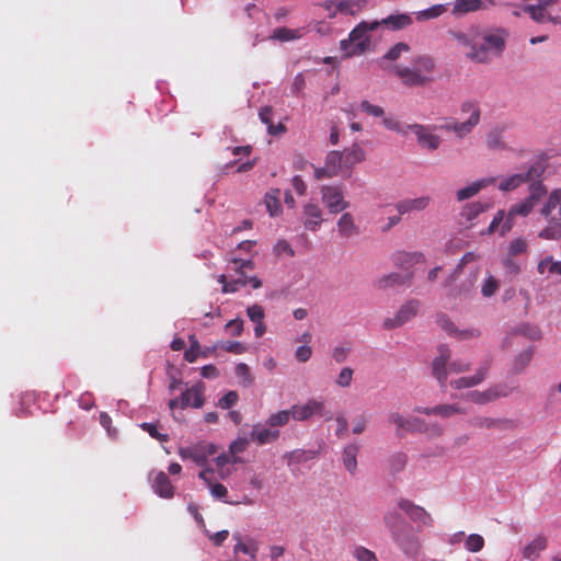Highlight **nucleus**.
Masks as SVG:
<instances>
[{
  "label": "nucleus",
  "instance_id": "f257e3e1",
  "mask_svg": "<svg viewBox=\"0 0 561 561\" xmlns=\"http://www.w3.org/2000/svg\"><path fill=\"white\" fill-rule=\"evenodd\" d=\"M458 44L467 48L466 57L477 64H490L502 56L506 46L507 32L504 28H481L472 26L468 31H449Z\"/></svg>",
  "mask_w": 561,
  "mask_h": 561
},
{
  "label": "nucleus",
  "instance_id": "f03ea898",
  "mask_svg": "<svg viewBox=\"0 0 561 561\" xmlns=\"http://www.w3.org/2000/svg\"><path fill=\"white\" fill-rule=\"evenodd\" d=\"M383 525L392 541L407 554H414L420 548L415 528L396 510H388L382 517Z\"/></svg>",
  "mask_w": 561,
  "mask_h": 561
},
{
  "label": "nucleus",
  "instance_id": "7ed1b4c3",
  "mask_svg": "<svg viewBox=\"0 0 561 561\" xmlns=\"http://www.w3.org/2000/svg\"><path fill=\"white\" fill-rule=\"evenodd\" d=\"M435 68L433 57L421 55L412 60V67L397 65L393 72L407 87H423L433 80Z\"/></svg>",
  "mask_w": 561,
  "mask_h": 561
},
{
  "label": "nucleus",
  "instance_id": "20e7f679",
  "mask_svg": "<svg viewBox=\"0 0 561 561\" xmlns=\"http://www.w3.org/2000/svg\"><path fill=\"white\" fill-rule=\"evenodd\" d=\"M540 214L548 225L538 233V237L545 240H559L561 238V188L553 190L549 194Z\"/></svg>",
  "mask_w": 561,
  "mask_h": 561
},
{
  "label": "nucleus",
  "instance_id": "39448f33",
  "mask_svg": "<svg viewBox=\"0 0 561 561\" xmlns=\"http://www.w3.org/2000/svg\"><path fill=\"white\" fill-rule=\"evenodd\" d=\"M438 355L433 359L432 363V375L438 381L442 391L446 390L448 373L460 374L469 371L471 364L463 360L450 359V350L447 345L438 346Z\"/></svg>",
  "mask_w": 561,
  "mask_h": 561
},
{
  "label": "nucleus",
  "instance_id": "423d86ee",
  "mask_svg": "<svg viewBox=\"0 0 561 561\" xmlns=\"http://www.w3.org/2000/svg\"><path fill=\"white\" fill-rule=\"evenodd\" d=\"M379 27L377 20L362 21L350 33L347 39H342L340 45L345 57L364 54L370 46V32Z\"/></svg>",
  "mask_w": 561,
  "mask_h": 561
},
{
  "label": "nucleus",
  "instance_id": "0eeeda50",
  "mask_svg": "<svg viewBox=\"0 0 561 561\" xmlns=\"http://www.w3.org/2000/svg\"><path fill=\"white\" fill-rule=\"evenodd\" d=\"M230 263L232 265L230 268L234 271L237 276L230 280L227 279L226 275H220L218 277V283L222 284L224 294L236 293L248 284H250L254 289L262 286V282L256 276H248L245 273L247 270L254 268L252 260L232 259Z\"/></svg>",
  "mask_w": 561,
  "mask_h": 561
},
{
  "label": "nucleus",
  "instance_id": "6e6552de",
  "mask_svg": "<svg viewBox=\"0 0 561 561\" xmlns=\"http://www.w3.org/2000/svg\"><path fill=\"white\" fill-rule=\"evenodd\" d=\"M321 199L330 214H340L350 207V202L344 198L343 185L322 186Z\"/></svg>",
  "mask_w": 561,
  "mask_h": 561
},
{
  "label": "nucleus",
  "instance_id": "1a4fd4ad",
  "mask_svg": "<svg viewBox=\"0 0 561 561\" xmlns=\"http://www.w3.org/2000/svg\"><path fill=\"white\" fill-rule=\"evenodd\" d=\"M559 3L560 0H540L537 5L526 7L525 11L536 22L551 21L557 24V22H561V14L554 9V5Z\"/></svg>",
  "mask_w": 561,
  "mask_h": 561
},
{
  "label": "nucleus",
  "instance_id": "9d476101",
  "mask_svg": "<svg viewBox=\"0 0 561 561\" xmlns=\"http://www.w3.org/2000/svg\"><path fill=\"white\" fill-rule=\"evenodd\" d=\"M217 453V446L213 443L201 442L193 446L181 448L179 455L182 459H190L197 466H205L209 456Z\"/></svg>",
  "mask_w": 561,
  "mask_h": 561
},
{
  "label": "nucleus",
  "instance_id": "9b49d317",
  "mask_svg": "<svg viewBox=\"0 0 561 561\" xmlns=\"http://www.w3.org/2000/svg\"><path fill=\"white\" fill-rule=\"evenodd\" d=\"M514 388H510L505 383H497L489 387L483 391H471L467 393V399L476 404H486L500 398H505L513 392Z\"/></svg>",
  "mask_w": 561,
  "mask_h": 561
},
{
  "label": "nucleus",
  "instance_id": "f8f14e48",
  "mask_svg": "<svg viewBox=\"0 0 561 561\" xmlns=\"http://www.w3.org/2000/svg\"><path fill=\"white\" fill-rule=\"evenodd\" d=\"M367 5V0H339L328 1L322 4L327 16L332 18L336 13L344 15H356Z\"/></svg>",
  "mask_w": 561,
  "mask_h": 561
},
{
  "label": "nucleus",
  "instance_id": "ddd939ff",
  "mask_svg": "<svg viewBox=\"0 0 561 561\" xmlns=\"http://www.w3.org/2000/svg\"><path fill=\"white\" fill-rule=\"evenodd\" d=\"M543 173V168L539 163L531 165L527 172L513 174L499 184V188L503 192H508L517 188L523 183L540 179Z\"/></svg>",
  "mask_w": 561,
  "mask_h": 561
},
{
  "label": "nucleus",
  "instance_id": "4468645a",
  "mask_svg": "<svg viewBox=\"0 0 561 561\" xmlns=\"http://www.w3.org/2000/svg\"><path fill=\"white\" fill-rule=\"evenodd\" d=\"M397 505L413 523L426 527L433 526V518L424 507L414 504L408 499H400ZM417 528H420V526H417Z\"/></svg>",
  "mask_w": 561,
  "mask_h": 561
},
{
  "label": "nucleus",
  "instance_id": "2eb2a0df",
  "mask_svg": "<svg viewBox=\"0 0 561 561\" xmlns=\"http://www.w3.org/2000/svg\"><path fill=\"white\" fill-rule=\"evenodd\" d=\"M420 308V301L416 299H411L401 306L399 311L393 318H387L383 321V327L388 330L399 328L403 325L405 322L410 321L414 318Z\"/></svg>",
  "mask_w": 561,
  "mask_h": 561
},
{
  "label": "nucleus",
  "instance_id": "dca6fc26",
  "mask_svg": "<svg viewBox=\"0 0 561 561\" xmlns=\"http://www.w3.org/2000/svg\"><path fill=\"white\" fill-rule=\"evenodd\" d=\"M339 174H346V165H344V156L341 151H330L324 160V165L318 168V179L321 176L332 178Z\"/></svg>",
  "mask_w": 561,
  "mask_h": 561
},
{
  "label": "nucleus",
  "instance_id": "f3484780",
  "mask_svg": "<svg viewBox=\"0 0 561 561\" xmlns=\"http://www.w3.org/2000/svg\"><path fill=\"white\" fill-rule=\"evenodd\" d=\"M408 128L414 133L417 144L422 148L434 151L440 146L442 138L433 133L434 127L412 124Z\"/></svg>",
  "mask_w": 561,
  "mask_h": 561
},
{
  "label": "nucleus",
  "instance_id": "a211bd4d",
  "mask_svg": "<svg viewBox=\"0 0 561 561\" xmlns=\"http://www.w3.org/2000/svg\"><path fill=\"white\" fill-rule=\"evenodd\" d=\"M205 385L202 381L196 382L191 388H187L181 394V409L188 407L201 409L205 403Z\"/></svg>",
  "mask_w": 561,
  "mask_h": 561
},
{
  "label": "nucleus",
  "instance_id": "6ab92c4d",
  "mask_svg": "<svg viewBox=\"0 0 561 561\" xmlns=\"http://www.w3.org/2000/svg\"><path fill=\"white\" fill-rule=\"evenodd\" d=\"M389 424L396 425V435L403 437L407 432H413L416 430V424H423L419 419L407 420L398 412H390L387 416Z\"/></svg>",
  "mask_w": 561,
  "mask_h": 561
},
{
  "label": "nucleus",
  "instance_id": "aec40b11",
  "mask_svg": "<svg viewBox=\"0 0 561 561\" xmlns=\"http://www.w3.org/2000/svg\"><path fill=\"white\" fill-rule=\"evenodd\" d=\"M431 203L430 196H421L416 198H405L396 204V209L400 215L413 211H422L428 207Z\"/></svg>",
  "mask_w": 561,
  "mask_h": 561
},
{
  "label": "nucleus",
  "instance_id": "412c9836",
  "mask_svg": "<svg viewBox=\"0 0 561 561\" xmlns=\"http://www.w3.org/2000/svg\"><path fill=\"white\" fill-rule=\"evenodd\" d=\"M414 411L425 415H438L443 419H448L455 414L465 413V410L457 404H438L433 408L417 407L414 409Z\"/></svg>",
  "mask_w": 561,
  "mask_h": 561
},
{
  "label": "nucleus",
  "instance_id": "4be33fe9",
  "mask_svg": "<svg viewBox=\"0 0 561 561\" xmlns=\"http://www.w3.org/2000/svg\"><path fill=\"white\" fill-rule=\"evenodd\" d=\"M377 23H379V26H383L389 31H401L409 27L413 23V20L408 13H394L380 21L377 20Z\"/></svg>",
  "mask_w": 561,
  "mask_h": 561
},
{
  "label": "nucleus",
  "instance_id": "5701e85b",
  "mask_svg": "<svg viewBox=\"0 0 561 561\" xmlns=\"http://www.w3.org/2000/svg\"><path fill=\"white\" fill-rule=\"evenodd\" d=\"M437 323L449 335H455L460 340L478 337L480 335V332L477 329L458 331L453 321L446 314H439L437 317Z\"/></svg>",
  "mask_w": 561,
  "mask_h": 561
},
{
  "label": "nucleus",
  "instance_id": "b1692460",
  "mask_svg": "<svg viewBox=\"0 0 561 561\" xmlns=\"http://www.w3.org/2000/svg\"><path fill=\"white\" fill-rule=\"evenodd\" d=\"M489 371V364L481 366L474 375L468 377H460L450 382V386L455 389L471 388L480 385L486 377Z\"/></svg>",
  "mask_w": 561,
  "mask_h": 561
},
{
  "label": "nucleus",
  "instance_id": "393cba45",
  "mask_svg": "<svg viewBox=\"0 0 561 561\" xmlns=\"http://www.w3.org/2000/svg\"><path fill=\"white\" fill-rule=\"evenodd\" d=\"M152 489L160 497L172 499L174 496L175 488L165 472L160 471L156 474Z\"/></svg>",
  "mask_w": 561,
  "mask_h": 561
},
{
  "label": "nucleus",
  "instance_id": "a878e982",
  "mask_svg": "<svg viewBox=\"0 0 561 561\" xmlns=\"http://www.w3.org/2000/svg\"><path fill=\"white\" fill-rule=\"evenodd\" d=\"M412 273L402 275L400 273H390L383 275L376 280V287L379 289H388L394 286L408 284L412 279Z\"/></svg>",
  "mask_w": 561,
  "mask_h": 561
},
{
  "label": "nucleus",
  "instance_id": "bb28decb",
  "mask_svg": "<svg viewBox=\"0 0 561 561\" xmlns=\"http://www.w3.org/2000/svg\"><path fill=\"white\" fill-rule=\"evenodd\" d=\"M337 232L343 238H351L359 233L358 226L350 213H343L337 220Z\"/></svg>",
  "mask_w": 561,
  "mask_h": 561
},
{
  "label": "nucleus",
  "instance_id": "cd10ccee",
  "mask_svg": "<svg viewBox=\"0 0 561 561\" xmlns=\"http://www.w3.org/2000/svg\"><path fill=\"white\" fill-rule=\"evenodd\" d=\"M344 156V165H346V175L351 174L354 165L363 162L366 159L364 149L358 145H353L350 149L342 152Z\"/></svg>",
  "mask_w": 561,
  "mask_h": 561
},
{
  "label": "nucleus",
  "instance_id": "c85d7f7f",
  "mask_svg": "<svg viewBox=\"0 0 561 561\" xmlns=\"http://www.w3.org/2000/svg\"><path fill=\"white\" fill-rule=\"evenodd\" d=\"M547 542L545 536L536 537L523 549V557L527 560H536L539 558L540 552L547 548Z\"/></svg>",
  "mask_w": 561,
  "mask_h": 561
},
{
  "label": "nucleus",
  "instance_id": "c756f323",
  "mask_svg": "<svg viewBox=\"0 0 561 561\" xmlns=\"http://www.w3.org/2000/svg\"><path fill=\"white\" fill-rule=\"evenodd\" d=\"M479 123H477V114L473 117H469L465 122L458 123H449L443 126L444 129L448 131H454L458 137H463L471 133L473 127H476Z\"/></svg>",
  "mask_w": 561,
  "mask_h": 561
},
{
  "label": "nucleus",
  "instance_id": "7c9ffc66",
  "mask_svg": "<svg viewBox=\"0 0 561 561\" xmlns=\"http://www.w3.org/2000/svg\"><path fill=\"white\" fill-rule=\"evenodd\" d=\"M359 447L356 444H350L347 445L342 454V461L345 467V469L351 473L355 474L357 469V454H358Z\"/></svg>",
  "mask_w": 561,
  "mask_h": 561
},
{
  "label": "nucleus",
  "instance_id": "2f4dec72",
  "mask_svg": "<svg viewBox=\"0 0 561 561\" xmlns=\"http://www.w3.org/2000/svg\"><path fill=\"white\" fill-rule=\"evenodd\" d=\"M494 182V179H483L477 182H473L472 184L460 188L457 192V199L459 202L468 199L474 195H477L482 188L486 187L488 185L492 184Z\"/></svg>",
  "mask_w": 561,
  "mask_h": 561
},
{
  "label": "nucleus",
  "instance_id": "473e14b6",
  "mask_svg": "<svg viewBox=\"0 0 561 561\" xmlns=\"http://www.w3.org/2000/svg\"><path fill=\"white\" fill-rule=\"evenodd\" d=\"M233 539L237 541L233 548L234 553L242 552L249 554L252 559L256 558V553L259 551V543L254 539L250 538L248 539L247 542H243L241 539V535L238 533L233 534Z\"/></svg>",
  "mask_w": 561,
  "mask_h": 561
},
{
  "label": "nucleus",
  "instance_id": "72a5a7b5",
  "mask_svg": "<svg viewBox=\"0 0 561 561\" xmlns=\"http://www.w3.org/2000/svg\"><path fill=\"white\" fill-rule=\"evenodd\" d=\"M508 423L510 421L505 419H495L488 416H476L470 421V425H472L473 427L486 430L501 428Z\"/></svg>",
  "mask_w": 561,
  "mask_h": 561
},
{
  "label": "nucleus",
  "instance_id": "f704fd0d",
  "mask_svg": "<svg viewBox=\"0 0 561 561\" xmlns=\"http://www.w3.org/2000/svg\"><path fill=\"white\" fill-rule=\"evenodd\" d=\"M262 123L267 125L268 134L279 135L285 131V126L282 123L277 125L273 124V108L271 106H264L259 113Z\"/></svg>",
  "mask_w": 561,
  "mask_h": 561
},
{
  "label": "nucleus",
  "instance_id": "c9c22d12",
  "mask_svg": "<svg viewBox=\"0 0 561 561\" xmlns=\"http://www.w3.org/2000/svg\"><path fill=\"white\" fill-rule=\"evenodd\" d=\"M280 193L282 192L279 188H274L267 192L265 195L264 203L268 214L272 217H275L282 213V205L279 202Z\"/></svg>",
  "mask_w": 561,
  "mask_h": 561
},
{
  "label": "nucleus",
  "instance_id": "e433bc0d",
  "mask_svg": "<svg viewBox=\"0 0 561 561\" xmlns=\"http://www.w3.org/2000/svg\"><path fill=\"white\" fill-rule=\"evenodd\" d=\"M250 436L259 445H265L275 442L279 436V431L254 427Z\"/></svg>",
  "mask_w": 561,
  "mask_h": 561
},
{
  "label": "nucleus",
  "instance_id": "4c0bfd02",
  "mask_svg": "<svg viewBox=\"0 0 561 561\" xmlns=\"http://www.w3.org/2000/svg\"><path fill=\"white\" fill-rule=\"evenodd\" d=\"M290 416L296 421H305L313 415L316 412V401H309L304 405L291 407Z\"/></svg>",
  "mask_w": 561,
  "mask_h": 561
},
{
  "label": "nucleus",
  "instance_id": "58836bf2",
  "mask_svg": "<svg viewBox=\"0 0 561 561\" xmlns=\"http://www.w3.org/2000/svg\"><path fill=\"white\" fill-rule=\"evenodd\" d=\"M482 8L481 0H456L453 9L454 14H465L478 11Z\"/></svg>",
  "mask_w": 561,
  "mask_h": 561
},
{
  "label": "nucleus",
  "instance_id": "ea45409f",
  "mask_svg": "<svg viewBox=\"0 0 561 561\" xmlns=\"http://www.w3.org/2000/svg\"><path fill=\"white\" fill-rule=\"evenodd\" d=\"M488 205L481 202L469 203L463 207L461 216L466 218V220L470 221L477 218L480 214L484 213Z\"/></svg>",
  "mask_w": 561,
  "mask_h": 561
},
{
  "label": "nucleus",
  "instance_id": "a19ab883",
  "mask_svg": "<svg viewBox=\"0 0 561 561\" xmlns=\"http://www.w3.org/2000/svg\"><path fill=\"white\" fill-rule=\"evenodd\" d=\"M529 195L527 198L537 205L539 201L547 194V187L539 179L529 181Z\"/></svg>",
  "mask_w": 561,
  "mask_h": 561
},
{
  "label": "nucleus",
  "instance_id": "79ce46f5",
  "mask_svg": "<svg viewBox=\"0 0 561 561\" xmlns=\"http://www.w3.org/2000/svg\"><path fill=\"white\" fill-rule=\"evenodd\" d=\"M190 347L184 352V359L188 363H195L202 353V346L195 334L188 336Z\"/></svg>",
  "mask_w": 561,
  "mask_h": 561
},
{
  "label": "nucleus",
  "instance_id": "37998d69",
  "mask_svg": "<svg viewBox=\"0 0 561 561\" xmlns=\"http://www.w3.org/2000/svg\"><path fill=\"white\" fill-rule=\"evenodd\" d=\"M273 39H277L279 42H289L293 39H297L301 37L299 30H293L288 27H277L273 31L271 36Z\"/></svg>",
  "mask_w": 561,
  "mask_h": 561
},
{
  "label": "nucleus",
  "instance_id": "c03bdc74",
  "mask_svg": "<svg viewBox=\"0 0 561 561\" xmlns=\"http://www.w3.org/2000/svg\"><path fill=\"white\" fill-rule=\"evenodd\" d=\"M533 354H534L533 347H529V348L523 351L522 353H519L513 363V367H512L513 371L515 374L523 371L530 363V360L533 358Z\"/></svg>",
  "mask_w": 561,
  "mask_h": 561
},
{
  "label": "nucleus",
  "instance_id": "a18cd8bd",
  "mask_svg": "<svg viewBox=\"0 0 561 561\" xmlns=\"http://www.w3.org/2000/svg\"><path fill=\"white\" fill-rule=\"evenodd\" d=\"M536 204L529 201L528 198H525L524 201L514 204L511 207V216H522L526 217L528 216L531 210L535 208Z\"/></svg>",
  "mask_w": 561,
  "mask_h": 561
},
{
  "label": "nucleus",
  "instance_id": "49530a36",
  "mask_svg": "<svg viewBox=\"0 0 561 561\" xmlns=\"http://www.w3.org/2000/svg\"><path fill=\"white\" fill-rule=\"evenodd\" d=\"M410 51V46L407 43L400 42L393 45L382 57V59L394 61L400 58L403 53Z\"/></svg>",
  "mask_w": 561,
  "mask_h": 561
},
{
  "label": "nucleus",
  "instance_id": "de8ad7c7",
  "mask_svg": "<svg viewBox=\"0 0 561 561\" xmlns=\"http://www.w3.org/2000/svg\"><path fill=\"white\" fill-rule=\"evenodd\" d=\"M290 417H291L290 411L283 410V411L271 414L270 417L267 419L266 423L273 427L283 426L289 422Z\"/></svg>",
  "mask_w": 561,
  "mask_h": 561
},
{
  "label": "nucleus",
  "instance_id": "09e8293b",
  "mask_svg": "<svg viewBox=\"0 0 561 561\" xmlns=\"http://www.w3.org/2000/svg\"><path fill=\"white\" fill-rule=\"evenodd\" d=\"M407 461H408L407 454H404V453L393 454L388 460L390 471H392V472L401 471L405 467Z\"/></svg>",
  "mask_w": 561,
  "mask_h": 561
},
{
  "label": "nucleus",
  "instance_id": "8fccbe9b",
  "mask_svg": "<svg viewBox=\"0 0 561 561\" xmlns=\"http://www.w3.org/2000/svg\"><path fill=\"white\" fill-rule=\"evenodd\" d=\"M446 12V7L444 4H435L428 9L420 11L417 13L419 20H431L440 16Z\"/></svg>",
  "mask_w": 561,
  "mask_h": 561
},
{
  "label": "nucleus",
  "instance_id": "3c124183",
  "mask_svg": "<svg viewBox=\"0 0 561 561\" xmlns=\"http://www.w3.org/2000/svg\"><path fill=\"white\" fill-rule=\"evenodd\" d=\"M465 547L470 552H479L484 547V539L478 534H471L467 537Z\"/></svg>",
  "mask_w": 561,
  "mask_h": 561
},
{
  "label": "nucleus",
  "instance_id": "603ef678",
  "mask_svg": "<svg viewBox=\"0 0 561 561\" xmlns=\"http://www.w3.org/2000/svg\"><path fill=\"white\" fill-rule=\"evenodd\" d=\"M236 376L240 379V382L243 386H250L253 382L250 368L244 363H240L236 366Z\"/></svg>",
  "mask_w": 561,
  "mask_h": 561
},
{
  "label": "nucleus",
  "instance_id": "864d4df0",
  "mask_svg": "<svg viewBox=\"0 0 561 561\" xmlns=\"http://www.w3.org/2000/svg\"><path fill=\"white\" fill-rule=\"evenodd\" d=\"M486 145L490 149H503L502 130L499 128L491 130L486 136Z\"/></svg>",
  "mask_w": 561,
  "mask_h": 561
},
{
  "label": "nucleus",
  "instance_id": "5fc2aeb1",
  "mask_svg": "<svg viewBox=\"0 0 561 561\" xmlns=\"http://www.w3.org/2000/svg\"><path fill=\"white\" fill-rule=\"evenodd\" d=\"M208 488L210 490V494L213 495V497L220 500L225 503H230L227 500L228 490L224 484L218 483V482H211V483H209Z\"/></svg>",
  "mask_w": 561,
  "mask_h": 561
},
{
  "label": "nucleus",
  "instance_id": "6e6d98bb",
  "mask_svg": "<svg viewBox=\"0 0 561 561\" xmlns=\"http://www.w3.org/2000/svg\"><path fill=\"white\" fill-rule=\"evenodd\" d=\"M140 427L147 432L152 438L158 439L159 442H168L169 435L168 434H161L158 430V425L153 423H142L140 424Z\"/></svg>",
  "mask_w": 561,
  "mask_h": 561
},
{
  "label": "nucleus",
  "instance_id": "4d7b16f0",
  "mask_svg": "<svg viewBox=\"0 0 561 561\" xmlns=\"http://www.w3.org/2000/svg\"><path fill=\"white\" fill-rule=\"evenodd\" d=\"M527 241L523 238H517L511 241L508 247V253L512 256L523 254L527 250Z\"/></svg>",
  "mask_w": 561,
  "mask_h": 561
},
{
  "label": "nucleus",
  "instance_id": "13d9d810",
  "mask_svg": "<svg viewBox=\"0 0 561 561\" xmlns=\"http://www.w3.org/2000/svg\"><path fill=\"white\" fill-rule=\"evenodd\" d=\"M353 374H354V370L352 368H350V367L342 368V370L340 371V374L335 380L336 385L342 388L350 387L352 383V380H353Z\"/></svg>",
  "mask_w": 561,
  "mask_h": 561
},
{
  "label": "nucleus",
  "instance_id": "bf43d9fd",
  "mask_svg": "<svg viewBox=\"0 0 561 561\" xmlns=\"http://www.w3.org/2000/svg\"><path fill=\"white\" fill-rule=\"evenodd\" d=\"M359 107L363 112L374 117H381L385 113L381 106L371 104L366 100L360 102Z\"/></svg>",
  "mask_w": 561,
  "mask_h": 561
},
{
  "label": "nucleus",
  "instance_id": "052dcab7",
  "mask_svg": "<svg viewBox=\"0 0 561 561\" xmlns=\"http://www.w3.org/2000/svg\"><path fill=\"white\" fill-rule=\"evenodd\" d=\"M220 348L232 354H242L245 351L244 345L237 341L219 342Z\"/></svg>",
  "mask_w": 561,
  "mask_h": 561
},
{
  "label": "nucleus",
  "instance_id": "680f3d73",
  "mask_svg": "<svg viewBox=\"0 0 561 561\" xmlns=\"http://www.w3.org/2000/svg\"><path fill=\"white\" fill-rule=\"evenodd\" d=\"M239 396L236 391H228L222 398L218 401V407L221 409H230L238 402Z\"/></svg>",
  "mask_w": 561,
  "mask_h": 561
},
{
  "label": "nucleus",
  "instance_id": "e2e57ef3",
  "mask_svg": "<svg viewBox=\"0 0 561 561\" xmlns=\"http://www.w3.org/2000/svg\"><path fill=\"white\" fill-rule=\"evenodd\" d=\"M226 331L231 336H239L243 331V321L241 319H233L226 323Z\"/></svg>",
  "mask_w": 561,
  "mask_h": 561
},
{
  "label": "nucleus",
  "instance_id": "0e129e2a",
  "mask_svg": "<svg viewBox=\"0 0 561 561\" xmlns=\"http://www.w3.org/2000/svg\"><path fill=\"white\" fill-rule=\"evenodd\" d=\"M350 352H351V346L348 344L339 345V346L334 347V350L332 352V358L336 363H343L347 358Z\"/></svg>",
  "mask_w": 561,
  "mask_h": 561
},
{
  "label": "nucleus",
  "instance_id": "69168bd1",
  "mask_svg": "<svg viewBox=\"0 0 561 561\" xmlns=\"http://www.w3.org/2000/svg\"><path fill=\"white\" fill-rule=\"evenodd\" d=\"M497 288L499 284L496 279L493 276H489L484 282L481 291L484 297H491L495 294Z\"/></svg>",
  "mask_w": 561,
  "mask_h": 561
},
{
  "label": "nucleus",
  "instance_id": "338daca9",
  "mask_svg": "<svg viewBox=\"0 0 561 561\" xmlns=\"http://www.w3.org/2000/svg\"><path fill=\"white\" fill-rule=\"evenodd\" d=\"M249 445V440L245 437H240L233 440L229 446V453L234 456L237 454L243 453Z\"/></svg>",
  "mask_w": 561,
  "mask_h": 561
},
{
  "label": "nucleus",
  "instance_id": "774afa93",
  "mask_svg": "<svg viewBox=\"0 0 561 561\" xmlns=\"http://www.w3.org/2000/svg\"><path fill=\"white\" fill-rule=\"evenodd\" d=\"M354 554L358 561H378L376 554L364 547L356 548Z\"/></svg>",
  "mask_w": 561,
  "mask_h": 561
}]
</instances>
